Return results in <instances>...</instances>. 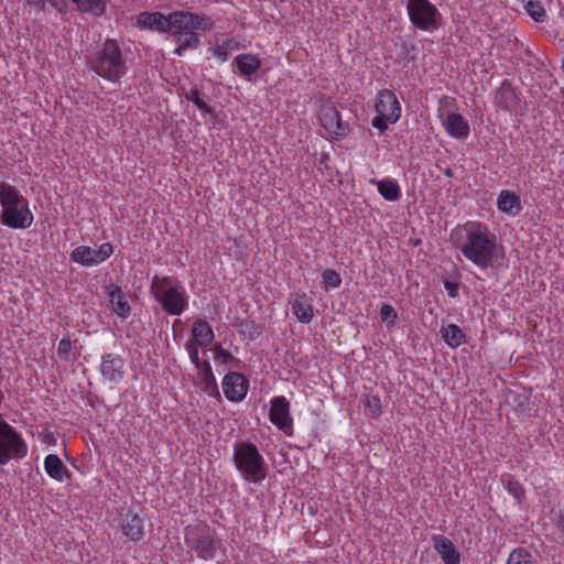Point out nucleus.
<instances>
[{
  "mask_svg": "<svg viewBox=\"0 0 564 564\" xmlns=\"http://www.w3.org/2000/svg\"><path fill=\"white\" fill-rule=\"evenodd\" d=\"M466 238L462 245L454 246L474 264L481 269L492 268L503 258V247L497 243V237L481 223H467L464 226Z\"/></svg>",
  "mask_w": 564,
  "mask_h": 564,
  "instance_id": "f257e3e1",
  "label": "nucleus"
},
{
  "mask_svg": "<svg viewBox=\"0 0 564 564\" xmlns=\"http://www.w3.org/2000/svg\"><path fill=\"white\" fill-rule=\"evenodd\" d=\"M0 204L2 212L0 221L2 225L13 229L30 228L33 223V214L29 208L28 200L12 185L0 182Z\"/></svg>",
  "mask_w": 564,
  "mask_h": 564,
  "instance_id": "f03ea898",
  "label": "nucleus"
},
{
  "mask_svg": "<svg viewBox=\"0 0 564 564\" xmlns=\"http://www.w3.org/2000/svg\"><path fill=\"white\" fill-rule=\"evenodd\" d=\"M89 67L100 77L117 83L127 72L126 59L116 40L108 39L101 48L87 57Z\"/></svg>",
  "mask_w": 564,
  "mask_h": 564,
  "instance_id": "7ed1b4c3",
  "label": "nucleus"
},
{
  "mask_svg": "<svg viewBox=\"0 0 564 564\" xmlns=\"http://www.w3.org/2000/svg\"><path fill=\"white\" fill-rule=\"evenodd\" d=\"M150 291L155 301L171 315H181L187 306L186 292L173 276L155 275L152 279Z\"/></svg>",
  "mask_w": 564,
  "mask_h": 564,
  "instance_id": "20e7f679",
  "label": "nucleus"
},
{
  "mask_svg": "<svg viewBox=\"0 0 564 564\" xmlns=\"http://www.w3.org/2000/svg\"><path fill=\"white\" fill-rule=\"evenodd\" d=\"M234 464L247 481L260 482L267 476L264 458L253 443L238 442L235 444Z\"/></svg>",
  "mask_w": 564,
  "mask_h": 564,
  "instance_id": "39448f33",
  "label": "nucleus"
},
{
  "mask_svg": "<svg viewBox=\"0 0 564 564\" xmlns=\"http://www.w3.org/2000/svg\"><path fill=\"white\" fill-rule=\"evenodd\" d=\"M185 544L202 560H213L217 551L216 532L206 523L198 522L185 528Z\"/></svg>",
  "mask_w": 564,
  "mask_h": 564,
  "instance_id": "423d86ee",
  "label": "nucleus"
},
{
  "mask_svg": "<svg viewBox=\"0 0 564 564\" xmlns=\"http://www.w3.org/2000/svg\"><path fill=\"white\" fill-rule=\"evenodd\" d=\"M408 13L412 24L423 31L438 29L441 13L429 0H408Z\"/></svg>",
  "mask_w": 564,
  "mask_h": 564,
  "instance_id": "0eeeda50",
  "label": "nucleus"
},
{
  "mask_svg": "<svg viewBox=\"0 0 564 564\" xmlns=\"http://www.w3.org/2000/svg\"><path fill=\"white\" fill-rule=\"evenodd\" d=\"M171 31H212L214 20L205 14L189 11H174L170 13Z\"/></svg>",
  "mask_w": 564,
  "mask_h": 564,
  "instance_id": "6e6552de",
  "label": "nucleus"
},
{
  "mask_svg": "<svg viewBox=\"0 0 564 564\" xmlns=\"http://www.w3.org/2000/svg\"><path fill=\"white\" fill-rule=\"evenodd\" d=\"M269 419L285 435H293V419L290 414V402L285 397H275L271 400Z\"/></svg>",
  "mask_w": 564,
  "mask_h": 564,
  "instance_id": "1a4fd4ad",
  "label": "nucleus"
},
{
  "mask_svg": "<svg viewBox=\"0 0 564 564\" xmlns=\"http://www.w3.org/2000/svg\"><path fill=\"white\" fill-rule=\"evenodd\" d=\"M321 124L329 134L336 137H346L350 132V127L340 118V113L333 104L322 105L318 113Z\"/></svg>",
  "mask_w": 564,
  "mask_h": 564,
  "instance_id": "9d476101",
  "label": "nucleus"
},
{
  "mask_svg": "<svg viewBox=\"0 0 564 564\" xmlns=\"http://www.w3.org/2000/svg\"><path fill=\"white\" fill-rule=\"evenodd\" d=\"M248 388L249 380L240 372L230 371L224 377L223 390L229 401L238 402L243 400Z\"/></svg>",
  "mask_w": 564,
  "mask_h": 564,
  "instance_id": "9b49d317",
  "label": "nucleus"
},
{
  "mask_svg": "<svg viewBox=\"0 0 564 564\" xmlns=\"http://www.w3.org/2000/svg\"><path fill=\"white\" fill-rule=\"evenodd\" d=\"M376 111L390 123H394L401 116V107L395 94L389 89H382L378 93Z\"/></svg>",
  "mask_w": 564,
  "mask_h": 564,
  "instance_id": "f8f14e48",
  "label": "nucleus"
},
{
  "mask_svg": "<svg viewBox=\"0 0 564 564\" xmlns=\"http://www.w3.org/2000/svg\"><path fill=\"white\" fill-rule=\"evenodd\" d=\"M137 25L140 29L155 30L161 33H169L171 32L170 14L164 15L159 11H143L137 17Z\"/></svg>",
  "mask_w": 564,
  "mask_h": 564,
  "instance_id": "ddd939ff",
  "label": "nucleus"
},
{
  "mask_svg": "<svg viewBox=\"0 0 564 564\" xmlns=\"http://www.w3.org/2000/svg\"><path fill=\"white\" fill-rule=\"evenodd\" d=\"M100 370L106 380L119 382L124 375V360L119 355L107 354L102 357Z\"/></svg>",
  "mask_w": 564,
  "mask_h": 564,
  "instance_id": "4468645a",
  "label": "nucleus"
},
{
  "mask_svg": "<svg viewBox=\"0 0 564 564\" xmlns=\"http://www.w3.org/2000/svg\"><path fill=\"white\" fill-rule=\"evenodd\" d=\"M108 297L111 310L121 318H127L131 314V306L127 300V293L122 289L111 283L108 288Z\"/></svg>",
  "mask_w": 564,
  "mask_h": 564,
  "instance_id": "2eb2a0df",
  "label": "nucleus"
},
{
  "mask_svg": "<svg viewBox=\"0 0 564 564\" xmlns=\"http://www.w3.org/2000/svg\"><path fill=\"white\" fill-rule=\"evenodd\" d=\"M432 540L435 551L441 555L445 564L460 563V554L448 538L442 534H435Z\"/></svg>",
  "mask_w": 564,
  "mask_h": 564,
  "instance_id": "dca6fc26",
  "label": "nucleus"
},
{
  "mask_svg": "<svg viewBox=\"0 0 564 564\" xmlns=\"http://www.w3.org/2000/svg\"><path fill=\"white\" fill-rule=\"evenodd\" d=\"M519 102V97L516 93L512 84L505 79L500 87L496 90L495 104L497 107L506 111H512L516 109Z\"/></svg>",
  "mask_w": 564,
  "mask_h": 564,
  "instance_id": "f3484780",
  "label": "nucleus"
},
{
  "mask_svg": "<svg viewBox=\"0 0 564 564\" xmlns=\"http://www.w3.org/2000/svg\"><path fill=\"white\" fill-rule=\"evenodd\" d=\"M121 531L124 536L133 542H138L143 539V519L137 514L128 511L121 519Z\"/></svg>",
  "mask_w": 564,
  "mask_h": 564,
  "instance_id": "a211bd4d",
  "label": "nucleus"
},
{
  "mask_svg": "<svg viewBox=\"0 0 564 564\" xmlns=\"http://www.w3.org/2000/svg\"><path fill=\"white\" fill-rule=\"evenodd\" d=\"M235 63L239 74L249 82L253 80V76L262 65L261 59L253 54H240L235 58Z\"/></svg>",
  "mask_w": 564,
  "mask_h": 564,
  "instance_id": "6ab92c4d",
  "label": "nucleus"
},
{
  "mask_svg": "<svg viewBox=\"0 0 564 564\" xmlns=\"http://www.w3.org/2000/svg\"><path fill=\"white\" fill-rule=\"evenodd\" d=\"M172 36L178 46L174 50V54L182 56L188 48H197L200 45V37L195 31H173Z\"/></svg>",
  "mask_w": 564,
  "mask_h": 564,
  "instance_id": "aec40b11",
  "label": "nucleus"
},
{
  "mask_svg": "<svg viewBox=\"0 0 564 564\" xmlns=\"http://www.w3.org/2000/svg\"><path fill=\"white\" fill-rule=\"evenodd\" d=\"M199 386L209 397L220 399V392L208 361H204L203 367L198 369Z\"/></svg>",
  "mask_w": 564,
  "mask_h": 564,
  "instance_id": "412c9836",
  "label": "nucleus"
},
{
  "mask_svg": "<svg viewBox=\"0 0 564 564\" xmlns=\"http://www.w3.org/2000/svg\"><path fill=\"white\" fill-rule=\"evenodd\" d=\"M446 131L454 138L463 139L469 134V124L464 117L457 112L447 115L445 121Z\"/></svg>",
  "mask_w": 564,
  "mask_h": 564,
  "instance_id": "4be33fe9",
  "label": "nucleus"
},
{
  "mask_svg": "<svg viewBox=\"0 0 564 564\" xmlns=\"http://www.w3.org/2000/svg\"><path fill=\"white\" fill-rule=\"evenodd\" d=\"M44 468L47 475L57 481H63L65 476H70V473L67 469V467L64 465L62 459L55 454H50L45 457Z\"/></svg>",
  "mask_w": 564,
  "mask_h": 564,
  "instance_id": "5701e85b",
  "label": "nucleus"
},
{
  "mask_svg": "<svg viewBox=\"0 0 564 564\" xmlns=\"http://www.w3.org/2000/svg\"><path fill=\"white\" fill-rule=\"evenodd\" d=\"M292 311L302 323H310L313 318V306L305 293L299 294L292 303Z\"/></svg>",
  "mask_w": 564,
  "mask_h": 564,
  "instance_id": "b1692460",
  "label": "nucleus"
},
{
  "mask_svg": "<svg viewBox=\"0 0 564 564\" xmlns=\"http://www.w3.org/2000/svg\"><path fill=\"white\" fill-rule=\"evenodd\" d=\"M192 335L194 337V341L199 346H207L214 339V333L210 325L204 319H197L193 324Z\"/></svg>",
  "mask_w": 564,
  "mask_h": 564,
  "instance_id": "393cba45",
  "label": "nucleus"
},
{
  "mask_svg": "<svg viewBox=\"0 0 564 564\" xmlns=\"http://www.w3.org/2000/svg\"><path fill=\"white\" fill-rule=\"evenodd\" d=\"M498 208L510 215H517L521 210L520 198L510 191H502L498 196Z\"/></svg>",
  "mask_w": 564,
  "mask_h": 564,
  "instance_id": "a878e982",
  "label": "nucleus"
},
{
  "mask_svg": "<svg viewBox=\"0 0 564 564\" xmlns=\"http://www.w3.org/2000/svg\"><path fill=\"white\" fill-rule=\"evenodd\" d=\"M70 259L84 267L98 264L96 250L88 246H79L75 248L70 253Z\"/></svg>",
  "mask_w": 564,
  "mask_h": 564,
  "instance_id": "bb28decb",
  "label": "nucleus"
},
{
  "mask_svg": "<svg viewBox=\"0 0 564 564\" xmlns=\"http://www.w3.org/2000/svg\"><path fill=\"white\" fill-rule=\"evenodd\" d=\"M371 183H375L378 187V192L380 195L389 200V202H395L401 197V189L400 186L395 181L392 180H382V181H375L371 180Z\"/></svg>",
  "mask_w": 564,
  "mask_h": 564,
  "instance_id": "cd10ccee",
  "label": "nucleus"
},
{
  "mask_svg": "<svg viewBox=\"0 0 564 564\" xmlns=\"http://www.w3.org/2000/svg\"><path fill=\"white\" fill-rule=\"evenodd\" d=\"M441 333L445 343L452 348L460 346L465 340V334L456 324H449L443 327Z\"/></svg>",
  "mask_w": 564,
  "mask_h": 564,
  "instance_id": "c85d7f7f",
  "label": "nucleus"
},
{
  "mask_svg": "<svg viewBox=\"0 0 564 564\" xmlns=\"http://www.w3.org/2000/svg\"><path fill=\"white\" fill-rule=\"evenodd\" d=\"M80 12L91 13L96 17L102 15L106 11V3L102 0H72Z\"/></svg>",
  "mask_w": 564,
  "mask_h": 564,
  "instance_id": "c756f323",
  "label": "nucleus"
},
{
  "mask_svg": "<svg viewBox=\"0 0 564 564\" xmlns=\"http://www.w3.org/2000/svg\"><path fill=\"white\" fill-rule=\"evenodd\" d=\"M240 333L250 340L257 339L262 334V327L254 321L245 319L239 323Z\"/></svg>",
  "mask_w": 564,
  "mask_h": 564,
  "instance_id": "7c9ffc66",
  "label": "nucleus"
},
{
  "mask_svg": "<svg viewBox=\"0 0 564 564\" xmlns=\"http://www.w3.org/2000/svg\"><path fill=\"white\" fill-rule=\"evenodd\" d=\"M524 9L535 22H543L546 18V11L539 0H529Z\"/></svg>",
  "mask_w": 564,
  "mask_h": 564,
  "instance_id": "2f4dec72",
  "label": "nucleus"
},
{
  "mask_svg": "<svg viewBox=\"0 0 564 564\" xmlns=\"http://www.w3.org/2000/svg\"><path fill=\"white\" fill-rule=\"evenodd\" d=\"M532 554L524 547L514 549L507 560L506 564H532Z\"/></svg>",
  "mask_w": 564,
  "mask_h": 564,
  "instance_id": "473e14b6",
  "label": "nucleus"
},
{
  "mask_svg": "<svg viewBox=\"0 0 564 564\" xmlns=\"http://www.w3.org/2000/svg\"><path fill=\"white\" fill-rule=\"evenodd\" d=\"M185 98L187 100L194 102V105L200 111L206 112V113H210V115L215 113V109L200 98V94H199V90L197 88H192L189 91H187L185 94Z\"/></svg>",
  "mask_w": 564,
  "mask_h": 564,
  "instance_id": "72a5a7b5",
  "label": "nucleus"
},
{
  "mask_svg": "<svg viewBox=\"0 0 564 564\" xmlns=\"http://www.w3.org/2000/svg\"><path fill=\"white\" fill-rule=\"evenodd\" d=\"M365 408L371 417L377 419L382 412L380 398L377 395H366Z\"/></svg>",
  "mask_w": 564,
  "mask_h": 564,
  "instance_id": "f704fd0d",
  "label": "nucleus"
},
{
  "mask_svg": "<svg viewBox=\"0 0 564 564\" xmlns=\"http://www.w3.org/2000/svg\"><path fill=\"white\" fill-rule=\"evenodd\" d=\"M381 321L387 323L388 326H393L398 318L397 311L390 304H383L380 308Z\"/></svg>",
  "mask_w": 564,
  "mask_h": 564,
  "instance_id": "c9c22d12",
  "label": "nucleus"
},
{
  "mask_svg": "<svg viewBox=\"0 0 564 564\" xmlns=\"http://www.w3.org/2000/svg\"><path fill=\"white\" fill-rule=\"evenodd\" d=\"M323 283L326 286L338 288L341 283V278L338 272L333 269H326L323 274Z\"/></svg>",
  "mask_w": 564,
  "mask_h": 564,
  "instance_id": "e433bc0d",
  "label": "nucleus"
},
{
  "mask_svg": "<svg viewBox=\"0 0 564 564\" xmlns=\"http://www.w3.org/2000/svg\"><path fill=\"white\" fill-rule=\"evenodd\" d=\"M507 490L518 500H520L524 496V488L518 480H516L511 476H509L507 480Z\"/></svg>",
  "mask_w": 564,
  "mask_h": 564,
  "instance_id": "4c0bfd02",
  "label": "nucleus"
},
{
  "mask_svg": "<svg viewBox=\"0 0 564 564\" xmlns=\"http://www.w3.org/2000/svg\"><path fill=\"white\" fill-rule=\"evenodd\" d=\"M185 346L188 351L189 358L192 362L196 366V368L199 369L200 367H203L204 361H200L198 357V344L193 343L192 340H187Z\"/></svg>",
  "mask_w": 564,
  "mask_h": 564,
  "instance_id": "58836bf2",
  "label": "nucleus"
},
{
  "mask_svg": "<svg viewBox=\"0 0 564 564\" xmlns=\"http://www.w3.org/2000/svg\"><path fill=\"white\" fill-rule=\"evenodd\" d=\"M113 252V247L109 242L102 243L97 250L98 264L107 260Z\"/></svg>",
  "mask_w": 564,
  "mask_h": 564,
  "instance_id": "ea45409f",
  "label": "nucleus"
},
{
  "mask_svg": "<svg viewBox=\"0 0 564 564\" xmlns=\"http://www.w3.org/2000/svg\"><path fill=\"white\" fill-rule=\"evenodd\" d=\"M70 349H72V341L69 338H63L59 340L58 347H57V354L62 359L68 360Z\"/></svg>",
  "mask_w": 564,
  "mask_h": 564,
  "instance_id": "a19ab883",
  "label": "nucleus"
},
{
  "mask_svg": "<svg viewBox=\"0 0 564 564\" xmlns=\"http://www.w3.org/2000/svg\"><path fill=\"white\" fill-rule=\"evenodd\" d=\"M215 359L221 364H228L234 360V356L228 350H225L220 345L215 347Z\"/></svg>",
  "mask_w": 564,
  "mask_h": 564,
  "instance_id": "79ce46f5",
  "label": "nucleus"
},
{
  "mask_svg": "<svg viewBox=\"0 0 564 564\" xmlns=\"http://www.w3.org/2000/svg\"><path fill=\"white\" fill-rule=\"evenodd\" d=\"M444 288L447 291L448 296L456 297L458 296L459 291V282L457 281H451V280H444L443 281Z\"/></svg>",
  "mask_w": 564,
  "mask_h": 564,
  "instance_id": "37998d69",
  "label": "nucleus"
},
{
  "mask_svg": "<svg viewBox=\"0 0 564 564\" xmlns=\"http://www.w3.org/2000/svg\"><path fill=\"white\" fill-rule=\"evenodd\" d=\"M47 2L61 14H66L68 12L67 0H47Z\"/></svg>",
  "mask_w": 564,
  "mask_h": 564,
  "instance_id": "c03bdc74",
  "label": "nucleus"
},
{
  "mask_svg": "<svg viewBox=\"0 0 564 564\" xmlns=\"http://www.w3.org/2000/svg\"><path fill=\"white\" fill-rule=\"evenodd\" d=\"M213 54L221 62H226L228 59L229 52L227 51V46L221 43L213 48Z\"/></svg>",
  "mask_w": 564,
  "mask_h": 564,
  "instance_id": "a18cd8bd",
  "label": "nucleus"
},
{
  "mask_svg": "<svg viewBox=\"0 0 564 564\" xmlns=\"http://www.w3.org/2000/svg\"><path fill=\"white\" fill-rule=\"evenodd\" d=\"M388 123H390V120H386L381 115H378L372 119V126L381 133L388 129Z\"/></svg>",
  "mask_w": 564,
  "mask_h": 564,
  "instance_id": "49530a36",
  "label": "nucleus"
},
{
  "mask_svg": "<svg viewBox=\"0 0 564 564\" xmlns=\"http://www.w3.org/2000/svg\"><path fill=\"white\" fill-rule=\"evenodd\" d=\"M402 50L408 62H414L416 59V55L413 53L415 51V45H408L406 43H403Z\"/></svg>",
  "mask_w": 564,
  "mask_h": 564,
  "instance_id": "de8ad7c7",
  "label": "nucleus"
},
{
  "mask_svg": "<svg viewBox=\"0 0 564 564\" xmlns=\"http://www.w3.org/2000/svg\"><path fill=\"white\" fill-rule=\"evenodd\" d=\"M25 4L37 10V12L44 11L45 0H25Z\"/></svg>",
  "mask_w": 564,
  "mask_h": 564,
  "instance_id": "09e8293b",
  "label": "nucleus"
},
{
  "mask_svg": "<svg viewBox=\"0 0 564 564\" xmlns=\"http://www.w3.org/2000/svg\"><path fill=\"white\" fill-rule=\"evenodd\" d=\"M224 45L227 46V51L229 52L230 50H236L238 48V42L234 39H229V40H226L223 42Z\"/></svg>",
  "mask_w": 564,
  "mask_h": 564,
  "instance_id": "8fccbe9b",
  "label": "nucleus"
},
{
  "mask_svg": "<svg viewBox=\"0 0 564 564\" xmlns=\"http://www.w3.org/2000/svg\"><path fill=\"white\" fill-rule=\"evenodd\" d=\"M557 527L564 532V509L560 510L557 514Z\"/></svg>",
  "mask_w": 564,
  "mask_h": 564,
  "instance_id": "3c124183",
  "label": "nucleus"
},
{
  "mask_svg": "<svg viewBox=\"0 0 564 564\" xmlns=\"http://www.w3.org/2000/svg\"><path fill=\"white\" fill-rule=\"evenodd\" d=\"M444 174L447 176V177H453L454 176V172L451 167H446L444 170Z\"/></svg>",
  "mask_w": 564,
  "mask_h": 564,
  "instance_id": "603ef678",
  "label": "nucleus"
}]
</instances>
